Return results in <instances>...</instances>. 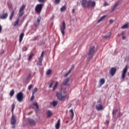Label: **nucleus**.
Instances as JSON below:
<instances>
[{
	"instance_id": "1",
	"label": "nucleus",
	"mask_w": 129,
	"mask_h": 129,
	"mask_svg": "<svg viewBox=\"0 0 129 129\" xmlns=\"http://www.w3.org/2000/svg\"><path fill=\"white\" fill-rule=\"evenodd\" d=\"M44 4H37L35 8L36 13L39 15L41 13Z\"/></svg>"
},
{
	"instance_id": "2",
	"label": "nucleus",
	"mask_w": 129,
	"mask_h": 129,
	"mask_svg": "<svg viewBox=\"0 0 129 129\" xmlns=\"http://www.w3.org/2000/svg\"><path fill=\"white\" fill-rule=\"evenodd\" d=\"M96 6L95 1H92V0L88 1V3H87V8H94Z\"/></svg>"
},
{
	"instance_id": "3",
	"label": "nucleus",
	"mask_w": 129,
	"mask_h": 129,
	"mask_svg": "<svg viewBox=\"0 0 129 129\" xmlns=\"http://www.w3.org/2000/svg\"><path fill=\"white\" fill-rule=\"evenodd\" d=\"M128 69V66H125V67L124 68L122 71V74H121V79L122 80H124L126 76V74L127 72Z\"/></svg>"
},
{
	"instance_id": "4",
	"label": "nucleus",
	"mask_w": 129,
	"mask_h": 129,
	"mask_svg": "<svg viewBox=\"0 0 129 129\" xmlns=\"http://www.w3.org/2000/svg\"><path fill=\"white\" fill-rule=\"evenodd\" d=\"M60 29L63 36H64L65 34L64 30L66 29V25L64 21H63L62 25L60 27Z\"/></svg>"
},
{
	"instance_id": "5",
	"label": "nucleus",
	"mask_w": 129,
	"mask_h": 129,
	"mask_svg": "<svg viewBox=\"0 0 129 129\" xmlns=\"http://www.w3.org/2000/svg\"><path fill=\"white\" fill-rule=\"evenodd\" d=\"M17 99L18 100L19 102H21L23 101V98H24V95L22 92H19L17 96Z\"/></svg>"
},
{
	"instance_id": "6",
	"label": "nucleus",
	"mask_w": 129,
	"mask_h": 129,
	"mask_svg": "<svg viewBox=\"0 0 129 129\" xmlns=\"http://www.w3.org/2000/svg\"><path fill=\"white\" fill-rule=\"evenodd\" d=\"M44 54V51H42L40 57H39L38 59V61L37 62V64L39 66H42V60L43 59Z\"/></svg>"
},
{
	"instance_id": "7",
	"label": "nucleus",
	"mask_w": 129,
	"mask_h": 129,
	"mask_svg": "<svg viewBox=\"0 0 129 129\" xmlns=\"http://www.w3.org/2000/svg\"><path fill=\"white\" fill-rule=\"evenodd\" d=\"M95 52V47L94 46H92L91 48H90V50H89V54H88L89 55V58H91L92 57L93 54Z\"/></svg>"
},
{
	"instance_id": "8",
	"label": "nucleus",
	"mask_w": 129,
	"mask_h": 129,
	"mask_svg": "<svg viewBox=\"0 0 129 129\" xmlns=\"http://www.w3.org/2000/svg\"><path fill=\"white\" fill-rule=\"evenodd\" d=\"M56 96L58 99L60 101H64L66 98V96H63L60 93H57Z\"/></svg>"
},
{
	"instance_id": "9",
	"label": "nucleus",
	"mask_w": 129,
	"mask_h": 129,
	"mask_svg": "<svg viewBox=\"0 0 129 129\" xmlns=\"http://www.w3.org/2000/svg\"><path fill=\"white\" fill-rule=\"evenodd\" d=\"M8 16V13L7 12H3L2 14H0V18L2 20H6Z\"/></svg>"
},
{
	"instance_id": "10",
	"label": "nucleus",
	"mask_w": 129,
	"mask_h": 129,
	"mask_svg": "<svg viewBox=\"0 0 129 129\" xmlns=\"http://www.w3.org/2000/svg\"><path fill=\"white\" fill-rule=\"evenodd\" d=\"M116 70L117 69L115 67L111 68V69H110L109 72L110 75H111V76H114L115 73H116Z\"/></svg>"
},
{
	"instance_id": "11",
	"label": "nucleus",
	"mask_w": 129,
	"mask_h": 129,
	"mask_svg": "<svg viewBox=\"0 0 129 129\" xmlns=\"http://www.w3.org/2000/svg\"><path fill=\"white\" fill-rule=\"evenodd\" d=\"M105 83V79L104 78L101 79L99 81V86L98 87L100 88L102 85H103Z\"/></svg>"
},
{
	"instance_id": "12",
	"label": "nucleus",
	"mask_w": 129,
	"mask_h": 129,
	"mask_svg": "<svg viewBox=\"0 0 129 129\" xmlns=\"http://www.w3.org/2000/svg\"><path fill=\"white\" fill-rule=\"evenodd\" d=\"M40 21H41V17L40 16H39L37 18V22L34 24V26L35 27H38L40 25Z\"/></svg>"
},
{
	"instance_id": "13",
	"label": "nucleus",
	"mask_w": 129,
	"mask_h": 129,
	"mask_svg": "<svg viewBox=\"0 0 129 129\" xmlns=\"http://www.w3.org/2000/svg\"><path fill=\"white\" fill-rule=\"evenodd\" d=\"M96 109L98 111H100L104 109V107L102 104H99L96 105Z\"/></svg>"
},
{
	"instance_id": "14",
	"label": "nucleus",
	"mask_w": 129,
	"mask_h": 129,
	"mask_svg": "<svg viewBox=\"0 0 129 129\" xmlns=\"http://www.w3.org/2000/svg\"><path fill=\"white\" fill-rule=\"evenodd\" d=\"M87 3H88L87 0H82V6L83 8H86L87 7Z\"/></svg>"
},
{
	"instance_id": "15",
	"label": "nucleus",
	"mask_w": 129,
	"mask_h": 129,
	"mask_svg": "<svg viewBox=\"0 0 129 129\" xmlns=\"http://www.w3.org/2000/svg\"><path fill=\"white\" fill-rule=\"evenodd\" d=\"M28 121H29V124L31 126H34L36 124L34 120L32 119L28 118Z\"/></svg>"
},
{
	"instance_id": "16",
	"label": "nucleus",
	"mask_w": 129,
	"mask_h": 129,
	"mask_svg": "<svg viewBox=\"0 0 129 129\" xmlns=\"http://www.w3.org/2000/svg\"><path fill=\"white\" fill-rule=\"evenodd\" d=\"M16 123V117L13 114L11 119V124L14 125Z\"/></svg>"
},
{
	"instance_id": "17",
	"label": "nucleus",
	"mask_w": 129,
	"mask_h": 129,
	"mask_svg": "<svg viewBox=\"0 0 129 129\" xmlns=\"http://www.w3.org/2000/svg\"><path fill=\"white\" fill-rule=\"evenodd\" d=\"M24 36V33H22L19 37V42L21 43L23 40V37Z\"/></svg>"
},
{
	"instance_id": "18",
	"label": "nucleus",
	"mask_w": 129,
	"mask_h": 129,
	"mask_svg": "<svg viewBox=\"0 0 129 129\" xmlns=\"http://www.w3.org/2000/svg\"><path fill=\"white\" fill-rule=\"evenodd\" d=\"M60 125V119H59L58 121H57V123L55 125V127L56 129H59Z\"/></svg>"
},
{
	"instance_id": "19",
	"label": "nucleus",
	"mask_w": 129,
	"mask_h": 129,
	"mask_svg": "<svg viewBox=\"0 0 129 129\" xmlns=\"http://www.w3.org/2000/svg\"><path fill=\"white\" fill-rule=\"evenodd\" d=\"M119 2H118L116 3H115V5H114V7H113L112 9V11H114L116 9V8H117V7H118L119 6Z\"/></svg>"
},
{
	"instance_id": "20",
	"label": "nucleus",
	"mask_w": 129,
	"mask_h": 129,
	"mask_svg": "<svg viewBox=\"0 0 129 129\" xmlns=\"http://www.w3.org/2000/svg\"><path fill=\"white\" fill-rule=\"evenodd\" d=\"M69 81H70V79L67 78L63 81V82L62 83V85L64 86H66L68 83L69 82Z\"/></svg>"
},
{
	"instance_id": "21",
	"label": "nucleus",
	"mask_w": 129,
	"mask_h": 129,
	"mask_svg": "<svg viewBox=\"0 0 129 129\" xmlns=\"http://www.w3.org/2000/svg\"><path fill=\"white\" fill-rule=\"evenodd\" d=\"M106 17H107L106 15H104V16H102L101 17V18H100V19H99V20H98V22H99V23L101 22L103 20H104Z\"/></svg>"
},
{
	"instance_id": "22",
	"label": "nucleus",
	"mask_w": 129,
	"mask_h": 129,
	"mask_svg": "<svg viewBox=\"0 0 129 129\" xmlns=\"http://www.w3.org/2000/svg\"><path fill=\"white\" fill-rule=\"evenodd\" d=\"M129 27V25L128 24H124L123 26L121 27V29H125L128 28Z\"/></svg>"
},
{
	"instance_id": "23",
	"label": "nucleus",
	"mask_w": 129,
	"mask_h": 129,
	"mask_svg": "<svg viewBox=\"0 0 129 129\" xmlns=\"http://www.w3.org/2000/svg\"><path fill=\"white\" fill-rule=\"evenodd\" d=\"M26 5H25V4H23L21 7L20 8V10L19 11H21L22 12H24V10L26 8Z\"/></svg>"
},
{
	"instance_id": "24",
	"label": "nucleus",
	"mask_w": 129,
	"mask_h": 129,
	"mask_svg": "<svg viewBox=\"0 0 129 129\" xmlns=\"http://www.w3.org/2000/svg\"><path fill=\"white\" fill-rule=\"evenodd\" d=\"M52 115V112L50 110H48L47 112V117H50V116H51Z\"/></svg>"
},
{
	"instance_id": "25",
	"label": "nucleus",
	"mask_w": 129,
	"mask_h": 129,
	"mask_svg": "<svg viewBox=\"0 0 129 129\" xmlns=\"http://www.w3.org/2000/svg\"><path fill=\"white\" fill-rule=\"evenodd\" d=\"M15 15V11H12L10 16V20L11 21L13 19V18L14 17Z\"/></svg>"
},
{
	"instance_id": "26",
	"label": "nucleus",
	"mask_w": 129,
	"mask_h": 129,
	"mask_svg": "<svg viewBox=\"0 0 129 129\" xmlns=\"http://www.w3.org/2000/svg\"><path fill=\"white\" fill-rule=\"evenodd\" d=\"M70 112L72 113V114L71 115V117L72 119H73L74 118V112L73 109H72L71 110H70Z\"/></svg>"
},
{
	"instance_id": "27",
	"label": "nucleus",
	"mask_w": 129,
	"mask_h": 129,
	"mask_svg": "<svg viewBox=\"0 0 129 129\" xmlns=\"http://www.w3.org/2000/svg\"><path fill=\"white\" fill-rule=\"evenodd\" d=\"M19 17H22L23 16V15L24 14V11H22L21 10H19Z\"/></svg>"
},
{
	"instance_id": "28",
	"label": "nucleus",
	"mask_w": 129,
	"mask_h": 129,
	"mask_svg": "<svg viewBox=\"0 0 129 129\" xmlns=\"http://www.w3.org/2000/svg\"><path fill=\"white\" fill-rule=\"evenodd\" d=\"M51 104L54 106L55 107L57 104H58V102L57 101H53L52 103H51Z\"/></svg>"
},
{
	"instance_id": "29",
	"label": "nucleus",
	"mask_w": 129,
	"mask_h": 129,
	"mask_svg": "<svg viewBox=\"0 0 129 129\" xmlns=\"http://www.w3.org/2000/svg\"><path fill=\"white\" fill-rule=\"evenodd\" d=\"M58 85V82H56L55 85L54 86L53 88V90L54 91L57 87Z\"/></svg>"
},
{
	"instance_id": "30",
	"label": "nucleus",
	"mask_w": 129,
	"mask_h": 129,
	"mask_svg": "<svg viewBox=\"0 0 129 129\" xmlns=\"http://www.w3.org/2000/svg\"><path fill=\"white\" fill-rule=\"evenodd\" d=\"M66 9H67L66 6H62V7H61V8L60 9V11H61V12H64V11H66Z\"/></svg>"
},
{
	"instance_id": "31",
	"label": "nucleus",
	"mask_w": 129,
	"mask_h": 129,
	"mask_svg": "<svg viewBox=\"0 0 129 129\" xmlns=\"http://www.w3.org/2000/svg\"><path fill=\"white\" fill-rule=\"evenodd\" d=\"M15 107V105L14 103H13L12 105V112L13 114H14V110Z\"/></svg>"
},
{
	"instance_id": "32",
	"label": "nucleus",
	"mask_w": 129,
	"mask_h": 129,
	"mask_svg": "<svg viewBox=\"0 0 129 129\" xmlns=\"http://www.w3.org/2000/svg\"><path fill=\"white\" fill-rule=\"evenodd\" d=\"M19 17L18 18V19H17L14 24V27H16L17 25H18L19 24Z\"/></svg>"
},
{
	"instance_id": "33",
	"label": "nucleus",
	"mask_w": 129,
	"mask_h": 129,
	"mask_svg": "<svg viewBox=\"0 0 129 129\" xmlns=\"http://www.w3.org/2000/svg\"><path fill=\"white\" fill-rule=\"evenodd\" d=\"M51 73H52L51 70L49 69V70H48L47 71V72H46V75H48V76H49V75H50L51 74Z\"/></svg>"
},
{
	"instance_id": "34",
	"label": "nucleus",
	"mask_w": 129,
	"mask_h": 129,
	"mask_svg": "<svg viewBox=\"0 0 129 129\" xmlns=\"http://www.w3.org/2000/svg\"><path fill=\"white\" fill-rule=\"evenodd\" d=\"M37 91H38V89H37L36 87L33 90V91H32V94L34 95V94H35L36 92H37Z\"/></svg>"
},
{
	"instance_id": "35",
	"label": "nucleus",
	"mask_w": 129,
	"mask_h": 129,
	"mask_svg": "<svg viewBox=\"0 0 129 129\" xmlns=\"http://www.w3.org/2000/svg\"><path fill=\"white\" fill-rule=\"evenodd\" d=\"M33 105L36 106V109H38V108H39V106H38V103H37V102H35V103H33Z\"/></svg>"
},
{
	"instance_id": "36",
	"label": "nucleus",
	"mask_w": 129,
	"mask_h": 129,
	"mask_svg": "<svg viewBox=\"0 0 129 129\" xmlns=\"http://www.w3.org/2000/svg\"><path fill=\"white\" fill-rule=\"evenodd\" d=\"M14 93H15L14 90H12L11 91L10 94V95L11 96V97H12V96L14 95Z\"/></svg>"
},
{
	"instance_id": "37",
	"label": "nucleus",
	"mask_w": 129,
	"mask_h": 129,
	"mask_svg": "<svg viewBox=\"0 0 129 129\" xmlns=\"http://www.w3.org/2000/svg\"><path fill=\"white\" fill-rule=\"evenodd\" d=\"M71 70H70L68 72V73L64 75V77H67L68 76V75L71 73Z\"/></svg>"
},
{
	"instance_id": "38",
	"label": "nucleus",
	"mask_w": 129,
	"mask_h": 129,
	"mask_svg": "<svg viewBox=\"0 0 129 129\" xmlns=\"http://www.w3.org/2000/svg\"><path fill=\"white\" fill-rule=\"evenodd\" d=\"M60 2V0H54V3L56 5H58Z\"/></svg>"
},
{
	"instance_id": "39",
	"label": "nucleus",
	"mask_w": 129,
	"mask_h": 129,
	"mask_svg": "<svg viewBox=\"0 0 129 129\" xmlns=\"http://www.w3.org/2000/svg\"><path fill=\"white\" fill-rule=\"evenodd\" d=\"M117 111H118V109L113 110L112 114H113V115H114V114H115L117 113Z\"/></svg>"
},
{
	"instance_id": "40",
	"label": "nucleus",
	"mask_w": 129,
	"mask_h": 129,
	"mask_svg": "<svg viewBox=\"0 0 129 129\" xmlns=\"http://www.w3.org/2000/svg\"><path fill=\"white\" fill-rule=\"evenodd\" d=\"M34 85H30L28 87V90L30 91L31 89L33 87Z\"/></svg>"
},
{
	"instance_id": "41",
	"label": "nucleus",
	"mask_w": 129,
	"mask_h": 129,
	"mask_svg": "<svg viewBox=\"0 0 129 129\" xmlns=\"http://www.w3.org/2000/svg\"><path fill=\"white\" fill-rule=\"evenodd\" d=\"M34 54L33 53H32L31 55H30V56H29V60H30L31 59H32V57L34 56Z\"/></svg>"
},
{
	"instance_id": "42",
	"label": "nucleus",
	"mask_w": 129,
	"mask_h": 129,
	"mask_svg": "<svg viewBox=\"0 0 129 129\" xmlns=\"http://www.w3.org/2000/svg\"><path fill=\"white\" fill-rule=\"evenodd\" d=\"M30 77H31V74H30V75L26 78V80L27 81H28V80H30Z\"/></svg>"
},
{
	"instance_id": "43",
	"label": "nucleus",
	"mask_w": 129,
	"mask_h": 129,
	"mask_svg": "<svg viewBox=\"0 0 129 129\" xmlns=\"http://www.w3.org/2000/svg\"><path fill=\"white\" fill-rule=\"evenodd\" d=\"M38 1L40 3H43L45 2V0H38Z\"/></svg>"
},
{
	"instance_id": "44",
	"label": "nucleus",
	"mask_w": 129,
	"mask_h": 129,
	"mask_svg": "<svg viewBox=\"0 0 129 129\" xmlns=\"http://www.w3.org/2000/svg\"><path fill=\"white\" fill-rule=\"evenodd\" d=\"M109 5L108 3H107V2H105V3H104V7H107Z\"/></svg>"
},
{
	"instance_id": "45",
	"label": "nucleus",
	"mask_w": 129,
	"mask_h": 129,
	"mask_svg": "<svg viewBox=\"0 0 129 129\" xmlns=\"http://www.w3.org/2000/svg\"><path fill=\"white\" fill-rule=\"evenodd\" d=\"M34 99V94H32V97H31V100L33 101Z\"/></svg>"
},
{
	"instance_id": "46",
	"label": "nucleus",
	"mask_w": 129,
	"mask_h": 129,
	"mask_svg": "<svg viewBox=\"0 0 129 129\" xmlns=\"http://www.w3.org/2000/svg\"><path fill=\"white\" fill-rule=\"evenodd\" d=\"M110 35H106L105 36H104V38H106V39H107V38H109L110 37Z\"/></svg>"
},
{
	"instance_id": "47",
	"label": "nucleus",
	"mask_w": 129,
	"mask_h": 129,
	"mask_svg": "<svg viewBox=\"0 0 129 129\" xmlns=\"http://www.w3.org/2000/svg\"><path fill=\"white\" fill-rule=\"evenodd\" d=\"M113 20H112V19H110L109 23H110V24H112L113 23Z\"/></svg>"
},
{
	"instance_id": "48",
	"label": "nucleus",
	"mask_w": 129,
	"mask_h": 129,
	"mask_svg": "<svg viewBox=\"0 0 129 129\" xmlns=\"http://www.w3.org/2000/svg\"><path fill=\"white\" fill-rule=\"evenodd\" d=\"M53 83H54V82H52V83H51V84H50V86H49V88H50L52 87V86H53Z\"/></svg>"
},
{
	"instance_id": "49",
	"label": "nucleus",
	"mask_w": 129,
	"mask_h": 129,
	"mask_svg": "<svg viewBox=\"0 0 129 129\" xmlns=\"http://www.w3.org/2000/svg\"><path fill=\"white\" fill-rule=\"evenodd\" d=\"M2 27L0 25V33H2Z\"/></svg>"
},
{
	"instance_id": "50",
	"label": "nucleus",
	"mask_w": 129,
	"mask_h": 129,
	"mask_svg": "<svg viewBox=\"0 0 129 129\" xmlns=\"http://www.w3.org/2000/svg\"><path fill=\"white\" fill-rule=\"evenodd\" d=\"M23 50L24 51H27V48L26 47H24Z\"/></svg>"
},
{
	"instance_id": "51",
	"label": "nucleus",
	"mask_w": 129,
	"mask_h": 129,
	"mask_svg": "<svg viewBox=\"0 0 129 129\" xmlns=\"http://www.w3.org/2000/svg\"><path fill=\"white\" fill-rule=\"evenodd\" d=\"M126 39V37L125 36H122V40H124V39Z\"/></svg>"
},
{
	"instance_id": "52",
	"label": "nucleus",
	"mask_w": 129,
	"mask_h": 129,
	"mask_svg": "<svg viewBox=\"0 0 129 129\" xmlns=\"http://www.w3.org/2000/svg\"><path fill=\"white\" fill-rule=\"evenodd\" d=\"M74 68H75V65H73L72 67V68H71V69H70V70H71V72H72V70H73Z\"/></svg>"
},
{
	"instance_id": "53",
	"label": "nucleus",
	"mask_w": 129,
	"mask_h": 129,
	"mask_svg": "<svg viewBox=\"0 0 129 129\" xmlns=\"http://www.w3.org/2000/svg\"><path fill=\"white\" fill-rule=\"evenodd\" d=\"M122 116V114H121V113L120 112V113H119V114H118V117H120V116Z\"/></svg>"
},
{
	"instance_id": "54",
	"label": "nucleus",
	"mask_w": 129,
	"mask_h": 129,
	"mask_svg": "<svg viewBox=\"0 0 129 129\" xmlns=\"http://www.w3.org/2000/svg\"><path fill=\"white\" fill-rule=\"evenodd\" d=\"M75 12V9H73V10H72V13H73V14H74Z\"/></svg>"
},
{
	"instance_id": "55",
	"label": "nucleus",
	"mask_w": 129,
	"mask_h": 129,
	"mask_svg": "<svg viewBox=\"0 0 129 129\" xmlns=\"http://www.w3.org/2000/svg\"><path fill=\"white\" fill-rule=\"evenodd\" d=\"M124 32H122V33L120 34L121 35L123 36L124 35Z\"/></svg>"
},
{
	"instance_id": "56",
	"label": "nucleus",
	"mask_w": 129,
	"mask_h": 129,
	"mask_svg": "<svg viewBox=\"0 0 129 129\" xmlns=\"http://www.w3.org/2000/svg\"><path fill=\"white\" fill-rule=\"evenodd\" d=\"M72 106V105H71L69 107H68V108H70Z\"/></svg>"
},
{
	"instance_id": "57",
	"label": "nucleus",
	"mask_w": 129,
	"mask_h": 129,
	"mask_svg": "<svg viewBox=\"0 0 129 129\" xmlns=\"http://www.w3.org/2000/svg\"><path fill=\"white\" fill-rule=\"evenodd\" d=\"M69 121H67L66 123H69Z\"/></svg>"
},
{
	"instance_id": "58",
	"label": "nucleus",
	"mask_w": 129,
	"mask_h": 129,
	"mask_svg": "<svg viewBox=\"0 0 129 129\" xmlns=\"http://www.w3.org/2000/svg\"><path fill=\"white\" fill-rule=\"evenodd\" d=\"M127 76H129V73H127Z\"/></svg>"
},
{
	"instance_id": "59",
	"label": "nucleus",
	"mask_w": 129,
	"mask_h": 129,
	"mask_svg": "<svg viewBox=\"0 0 129 129\" xmlns=\"http://www.w3.org/2000/svg\"><path fill=\"white\" fill-rule=\"evenodd\" d=\"M99 102H100V101H98V103H99Z\"/></svg>"
},
{
	"instance_id": "60",
	"label": "nucleus",
	"mask_w": 129,
	"mask_h": 129,
	"mask_svg": "<svg viewBox=\"0 0 129 129\" xmlns=\"http://www.w3.org/2000/svg\"><path fill=\"white\" fill-rule=\"evenodd\" d=\"M15 10H16V8H15Z\"/></svg>"
},
{
	"instance_id": "61",
	"label": "nucleus",
	"mask_w": 129,
	"mask_h": 129,
	"mask_svg": "<svg viewBox=\"0 0 129 129\" xmlns=\"http://www.w3.org/2000/svg\"><path fill=\"white\" fill-rule=\"evenodd\" d=\"M13 127L14 128V127H15V126H13Z\"/></svg>"
}]
</instances>
